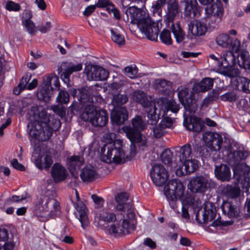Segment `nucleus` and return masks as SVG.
I'll return each instance as SVG.
<instances>
[{
    "label": "nucleus",
    "mask_w": 250,
    "mask_h": 250,
    "mask_svg": "<svg viewBox=\"0 0 250 250\" xmlns=\"http://www.w3.org/2000/svg\"><path fill=\"white\" fill-rule=\"evenodd\" d=\"M125 214L122 211L117 214L112 212L103 211L100 214V218L107 223L117 222L110 226L109 231L110 234L117 236L127 234L130 229L133 230L135 229L132 221L127 218H125Z\"/></svg>",
    "instance_id": "nucleus-5"
},
{
    "label": "nucleus",
    "mask_w": 250,
    "mask_h": 250,
    "mask_svg": "<svg viewBox=\"0 0 250 250\" xmlns=\"http://www.w3.org/2000/svg\"><path fill=\"white\" fill-rule=\"evenodd\" d=\"M84 159L79 156H73L70 157L67 162L68 168L72 176L76 178L78 177V170L80 167L84 164Z\"/></svg>",
    "instance_id": "nucleus-23"
},
{
    "label": "nucleus",
    "mask_w": 250,
    "mask_h": 250,
    "mask_svg": "<svg viewBox=\"0 0 250 250\" xmlns=\"http://www.w3.org/2000/svg\"><path fill=\"white\" fill-rule=\"evenodd\" d=\"M221 99L224 101L232 102L237 99V96L234 92H229L221 95Z\"/></svg>",
    "instance_id": "nucleus-56"
},
{
    "label": "nucleus",
    "mask_w": 250,
    "mask_h": 250,
    "mask_svg": "<svg viewBox=\"0 0 250 250\" xmlns=\"http://www.w3.org/2000/svg\"><path fill=\"white\" fill-rule=\"evenodd\" d=\"M11 166L15 169L20 170L24 171L25 167L21 164H20L17 159H13L11 161Z\"/></svg>",
    "instance_id": "nucleus-63"
},
{
    "label": "nucleus",
    "mask_w": 250,
    "mask_h": 250,
    "mask_svg": "<svg viewBox=\"0 0 250 250\" xmlns=\"http://www.w3.org/2000/svg\"><path fill=\"white\" fill-rule=\"evenodd\" d=\"M217 44L223 48L231 49L232 51L237 52L240 49V41L231 37L227 33L219 34L216 38Z\"/></svg>",
    "instance_id": "nucleus-13"
},
{
    "label": "nucleus",
    "mask_w": 250,
    "mask_h": 250,
    "mask_svg": "<svg viewBox=\"0 0 250 250\" xmlns=\"http://www.w3.org/2000/svg\"><path fill=\"white\" fill-rule=\"evenodd\" d=\"M127 117V111L125 107H114L111 110V120L113 124H123Z\"/></svg>",
    "instance_id": "nucleus-20"
},
{
    "label": "nucleus",
    "mask_w": 250,
    "mask_h": 250,
    "mask_svg": "<svg viewBox=\"0 0 250 250\" xmlns=\"http://www.w3.org/2000/svg\"><path fill=\"white\" fill-rule=\"evenodd\" d=\"M96 7L99 8H104L106 7H113L112 3L109 0H98L95 4ZM110 9V7L108 8Z\"/></svg>",
    "instance_id": "nucleus-59"
},
{
    "label": "nucleus",
    "mask_w": 250,
    "mask_h": 250,
    "mask_svg": "<svg viewBox=\"0 0 250 250\" xmlns=\"http://www.w3.org/2000/svg\"><path fill=\"white\" fill-rule=\"evenodd\" d=\"M34 210L37 215L41 217H43L47 213L49 215L56 216L60 212V203L54 198L44 196L38 199Z\"/></svg>",
    "instance_id": "nucleus-8"
},
{
    "label": "nucleus",
    "mask_w": 250,
    "mask_h": 250,
    "mask_svg": "<svg viewBox=\"0 0 250 250\" xmlns=\"http://www.w3.org/2000/svg\"><path fill=\"white\" fill-rule=\"evenodd\" d=\"M43 81L50 87H52L53 85L55 88L59 89L60 83L58 78L56 76H45L43 78Z\"/></svg>",
    "instance_id": "nucleus-47"
},
{
    "label": "nucleus",
    "mask_w": 250,
    "mask_h": 250,
    "mask_svg": "<svg viewBox=\"0 0 250 250\" xmlns=\"http://www.w3.org/2000/svg\"><path fill=\"white\" fill-rule=\"evenodd\" d=\"M161 102L163 104L164 108L163 109L162 106L160 110L161 111L165 110L166 115L168 114L169 111L176 113L180 109L179 104L174 100H161Z\"/></svg>",
    "instance_id": "nucleus-35"
},
{
    "label": "nucleus",
    "mask_w": 250,
    "mask_h": 250,
    "mask_svg": "<svg viewBox=\"0 0 250 250\" xmlns=\"http://www.w3.org/2000/svg\"><path fill=\"white\" fill-rule=\"evenodd\" d=\"M112 40L119 46L125 44V39L124 35L121 34L117 29H110Z\"/></svg>",
    "instance_id": "nucleus-43"
},
{
    "label": "nucleus",
    "mask_w": 250,
    "mask_h": 250,
    "mask_svg": "<svg viewBox=\"0 0 250 250\" xmlns=\"http://www.w3.org/2000/svg\"><path fill=\"white\" fill-rule=\"evenodd\" d=\"M179 12V7L177 0H169L167 1V12L165 16L167 24L173 22Z\"/></svg>",
    "instance_id": "nucleus-22"
},
{
    "label": "nucleus",
    "mask_w": 250,
    "mask_h": 250,
    "mask_svg": "<svg viewBox=\"0 0 250 250\" xmlns=\"http://www.w3.org/2000/svg\"><path fill=\"white\" fill-rule=\"evenodd\" d=\"M230 156V163L233 165L237 166L241 161L245 159L246 154L243 151L237 150L231 153Z\"/></svg>",
    "instance_id": "nucleus-44"
},
{
    "label": "nucleus",
    "mask_w": 250,
    "mask_h": 250,
    "mask_svg": "<svg viewBox=\"0 0 250 250\" xmlns=\"http://www.w3.org/2000/svg\"><path fill=\"white\" fill-rule=\"evenodd\" d=\"M53 162L52 156L46 155L44 156L39 157L35 161V165L40 169H48Z\"/></svg>",
    "instance_id": "nucleus-33"
},
{
    "label": "nucleus",
    "mask_w": 250,
    "mask_h": 250,
    "mask_svg": "<svg viewBox=\"0 0 250 250\" xmlns=\"http://www.w3.org/2000/svg\"><path fill=\"white\" fill-rule=\"evenodd\" d=\"M132 127L125 126L123 130L131 142L129 156L126 157L131 160L136 154V147L146 146V140L145 136L141 133L146 127V123L140 116H137L132 120Z\"/></svg>",
    "instance_id": "nucleus-4"
},
{
    "label": "nucleus",
    "mask_w": 250,
    "mask_h": 250,
    "mask_svg": "<svg viewBox=\"0 0 250 250\" xmlns=\"http://www.w3.org/2000/svg\"><path fill=\"white\" fill-rule=\"evenodd\" d=\"M196 214V220L199 224H206L211 221L216 216V208L211 203L204 205Z\"/></svg>",
    "instance_id": "nucleus-14"
},
{
    "label": "nucleus",
    "mask_w": 250,
    "mask_h": 250,
    "mask_svg": "<svg viewBox=\"0 0 250 250\" xmlns=\"http://www.w3.org/2000/svg\"><path fill=\"white\" fill-rule=\"evenodd\" d=\"M128 100L126 95L118 94L114 95L112 100V104L114 107H122V105L125 104Z\"/></svg>",
    "instance_id": "nucleus-45"
},
{
    "label": "nucleus",
    "mask_w": 250,
    "mask_h": 250,
    "mask_svg": "<svg viewBox=\"0 0 250 250\" xmlns=\"http://www.w3.org/2000/svg\"><path fill=\"white\" fill-rule=\"evenodd\" d=\"M160 38L162 42L166 45H170L172 43L170 32L168 30H163L160 34Z\"/></svg>",
    "instance_id": "nucleus-50"
},
{
    "label": "nucleus",
    "mask_w": 250,
    "mask_h": 250,
    "mask_svg": "<svg viewBox=\"0 0 250 250\" xmlns=\"http://www.w3.org/2000/svg\"><path fill=\"white\" fill-rule=\"evenodd\" d=\"M240 87L243 92L245 93H250V80L245 78H240Z\"/></svg>",
    "instance_id": "nucleus-52"
},
{
    "label": "nucleus",
    "mask_w": 250,
    "mask_h": 250,
    "mask_svg": "<svg viewBox=\"0 0 250 250\" xmlns=\"http://www.w3.org/2000/svg\"><path fill=\"white\" fill-rule=\"evenodd\" d=\"M133 100L140 104L145 108L148 118L147 123L151 125L157 124L159 115L157 114V108L155 103L151 100L148 99L143 91H135L131 94Z\"/></svg>",
    "instance_id": "nucleus-6"
},
{
    "label": "nucleus",
    "mask_w": 250,
    "mask_h": 250,
    "mask_svg": "<svg viewBox=\"0 0 250 250\" xmlns=\"http://www.w3.org/2000/svg\"><path fill=\"white\" fill-rule=\"evenodd\" d=\"M89 91L85 89L80 91V100L82 103H86L84 110L81 115V118L85 121H89L92 125L96 127H102L105 125L108 122V114L105 110L97 111L96 104H94V99L96 97H90Z\"/></svg>",
    "instance_id": "nucleus-3"
},
{
    "label": "nucleus",
    "mask_w": 250,
    "mask_h": 250,
    "mask_svg": "<svg viewBox=\"0 0 250 250\" xmlns=\"http://www.w3.org/2000/svg\"><path fill=\"white\" fill-rule=\"evenodd\" d=\"M27 198V196H17V195H13L11 198L7 199L4 203V205L5 206H9L10 205L16 202H19L20 201H21L23 200H24Z\"/></svg>",
    "instance_id": "nucleus-54"
},
{
    "label": "nucleus",
    "mask_w": 250,
    "mask_h": 250,
    "mask_svg": "<svg viewBox=\"0 0 250 250\" xmlns=\"http://www.w3.org/2000/svg\"><path fill=\"white\" fill-rule=\"evenodd\" d=\"M188 186L193 192L203 193L208 188H214L216 184L208 176L200 175L193 177Z\"/></svg>",
    "instance_id": "nucleus-10"
},
{
    "label": "nucleus",
    "mask_w": 250,
    "mask_h": 250,
    "mask_svg": "<svg viewBox=\"0 0 250 250\" xmlns=\"http://www.w3.org/2000/svg\"><path fill=\"white\" fill-rule=\"evenodd\" d=\"M22 23L30 34L33 35L35 34V25L31 20L23 21Z\"/></svg>",
    "instance_id": "nucleus-57"
},
{
    "label": "nucleus",
    "mask_w": 250,
    "mask_h": 250,
    "mask_svg": "<svg viewBox=\"0 0 250 250\" xmlns=\"http://www.w3.org/2000/svg\"><path fill=\"white\" fill-rule=\"evenodd\" d=\"M237 63L242 68L250 69V56L247 51H242L237 56Z\"/></svg>",
    "instance_id": "nucleus-36"
},
{
    "label": "nucleus",
    "mask_w": 250,
    "mask_h": 250,
    "mask_svg": "<svg viewBox=\"0 0 250 250\" xmlns=\"http://www.w3.org/2000/svg\"><path fill=\"white\" fill-rule=\"evenodd\" d=\"M91 198L95 204L97 206V208L102 207L104 203V200L103 198L97 196L96 194H92Z\"/></svg>",
    "instance_id": "nucleus-61"
},
{
    "label": "nucleus",
    "mask_w": 250,
    "mask_h": 250,
    "mask_svg": "<svg viewBox=\"0 0 250 250\" xmlns=\"http://www.w3.org/2000/svg\"><path fill=\"white\" fill-rule=\"evenodd\" d=\"M51 27V23L50 21H47L45 25H41L38 26L39 30L42 33H45L48 32Z\"/></svg>",
    "instance_id": "nucleus-64"
},
{
    "label": "nucleus",
    "mask_w": 250,
    "mask_h": 250,
    "mask_svg": "<svg viewBox=\"0 0 250 250\" xmlns=\"http://www.w3.org/2000/svg\"><path fill=\"white\" fill-rule=\"evenodd\" d=\"M214 174L216 178L221 181H229L231 177L229 167L226 164L215 166Z\"/></svg>",
    "instance_id": "nucleus-27"
},
{
    "label": "nucleus",
    "mask_w": 250,
    "mask_h": 250,
    "mask_svg": "<svg viewBox=\"0 0 250 250\" xmlns=\"http://www.w3.org/2000/svg\"><path fill=\"white\" fill-rule=\"evenodd\" d=\"M185 188L181 181L178 179H172L164 187V191L166 197L181 198L184 195Z\"/></svg>",
    "instance_id": "nucleus-12"
},
{
    "label": "nucleus",
    "mask_w": 250,
    "mask_h": 250,
    "mask_svg": "<svg viewBox=\"0 0 250 250\" xmlns=\"http://www.w3.org/2000/svg\"><path fill=\"white\" fill-rule=\"evenodd\" d=\"M51 109L55 113L61 117H63L65 115V109L62 106L54 105L51 106Z\"/></svg>",
    "instance_id": "nucleus-58"
},
{
    "label": "nucleus",
    "mask_w": 250,
    "mask_h": 250,
    "mask_svg": "<svg viewBox=\"0 0 250 250\" xmlns=\"http://www.w3.org/2000/svg\"><path fill=\"white\" fill-rule=\"evenodd\" d=\"M77 202L74 203V206L79 214V220L81 223L83 228L85 229L89 224L87 215V209L84 203L80 200L78 192L76 190Z\"/></svg>",
    "instance_id": "nucleus-19"
},
{
    "label": "nucleus",
    "mask_w": 250,
    "mask_h": 250,
    "mask_svg": "<svg viewBox=\"0 0 250 250\" xmlns=\"http://www.w3.org/2000/svg\"><path fill=\"white\" fill-rule=\"evenodd\" d=\"M206 16L204 20L206 24L212 28H216L221 22L224 14V8L222 2L217 0L216 2L205 8Z\"/></svg>",
    "instance_id": "nucleus-9"
},
{
    "label": "nucleus",
    "mask_w": 250,
    "mask_h": 250,
    "mask_svg": "<svg viewBox=\"0 0 250 250\" xmlns=\"http://www.w3.org/2000/svg\"><path fill=\"white\" fill-rule=\"evenodd\" d=\"M223 58L221 65L226 68L227 70L221 73L225 75L230 76V71L236 63L235 57L232 51H228L224 54Z\"/></svg>",
    "instance_id": "nucleus-24"
},
{
    "label": "nucleus",
    "mask_w": 250,
    "mask_h": 250,
    "mask_svg": "<svg viewBox=\"0 0 250 250\" xmlns=\"http://www.w3.org/2000/svg\"><path fill=\"white\" fill-rule=\"evenodd\" d=\"M6 10L11 11H19L21 9V6L18 3H16L12 0H8L6 2L5 6Z\"/></svg>",
    "instance_id": "nucleus-55"
},
{
    "label": "nucleus",
    "mask_w": 250,
    "mask_h": 250,
    "mask_svg": "<svg viewBox=\"0 0 250 250\" xmlns=\"http://www.w3.org/2000/svg\"><path fill=\"white\" fill-rule=\"evenodd\" d=\"M123 142L116 140L113 144H109L102 148L103 153V159L106 163L113 162L120 164L125 158V153L122 149Z\"/></svg>",
    "instance_id": "nucleus-7"
},
{
    "label": "nucleus",
    "mask_w": 250,
    "mask_h": 250,
    "mask_svg": "<svg viewBox=\"0 0 250 250\" xmlns=\"http://www.w3.org/2000/svg\"><path fill=\"white\" fill-rule=\"evenodd\" d=\"M98 176L95 168L91 166H85L81 171L80 176L84 182H90L95 180Z\"/></svg>",
    "instance_id": "nucleus-29"
},
{
    "label": "nucleus",
    "mask_w": 250,
    "mask_h": 250,
    "mask_svg": "<svg viewBox=\"0 0 250 250\" xmlns=\"http://www.w3.org/2000/svg\"><path fill=\"white\" fill-rule=\"evenodd\" d=\"M221 193L227 198H235L239 196L240 190L235 186L227 185L222 188Z\"/></svg>",
    "instance_id": "nucleus-34"
},
{
    "label": "nucleus",
    "mask_w": 250,
    "mask_h": 250,
    "mask_svg": "<svg viewBox=\"0 0 250 250\" xmlns=\"http://www.w3.org/2000/svg\"><path fill=\"white\" fill-rule=\"evenodd\" d=\"M69 95L67 91L61 90L58 94L56 100L59 103L65 104L69 102Z\"/></svg>",
    "instance_id": "nucleus-51"
},
{
    "label": "nucleus",
    "mask_w": 250,
    "mask_h": 250,
    "mask_svg": "<svg viewBox=\"0 0 250 250\" xmlns=\"http://www.w3.org/2000/svg\"><path fill=\"white\" fill-rule=\"evenodd\" d=\"M178 96L186 110L194 113L196 110V105L192 99V94H189L188 89L180 90Z\"/></svg>",
    "instance_id": "nucleus-18"
},
{
    "label": "nucleus",
    "mask_w": 250,
    "mask_h": 250,
    "mask_svg": "<svg viewBox=\"0 0 250 250\" xmlns=\"http://www.w3.org/2000/svg\"><path fill=\"white\" fill-rule=\"evenodd\" d=\"M53 87H50L46 83H43L40 86L37 92V97L39 100L47 102L52 96Z\"/></svg>",
    "instance_id": "nucleus-31"
},
{
    "label": "nucleus",
    "mask_w": 250,
    "mask_h": 250,
    "mask_svg": "<svg viewBox=\"0 0 250 250\" xmlns=\"http://www.w3.org/2000/svg\"><path fill=\"white\" fill-rule=\"evenodd\" d=\"M171 28L176 42L178 43L182 42L185 38V34L179 24H172Z\"/></svg>",
    "instance_id": "nucleus-41"
},
{
    "label": "nucleus",
    "mask_w": 250,
    "mask_h": 250,
    "mask_svg": "<svg viewBox=\"0 0 250 250\" xmlns=\"http://www.w3.org/2000/svg\"><path fill=\"white\" fill-rule=\"evenodd\" d=\"M183 166L184 167L185 174H190L194 172L198 168V161L194 159H190L186 162L182 163Z\"/></svg>",
    "instance_id": "nucleus-40"
},
{
    "label": "nucleus",
    "mask_w": 250,
    "mask_h": 250,
    "mask_svg": "<svg viewBox=\"0 0 250 250\" xmlns=\"http://www.w3.org/2000/svg\"><path fill=\"white\" fill-rule=\"evenodd\" d=\"M220 92L219 89H213L209 92L208 96L203 100L201 106L202 107H207L213 101H216L219 97Z\"/></svg>",
    "instance_id": "nucleus-42"
},
{
    "label": "nucleus",
    "mask_w": 250,
    "mask_h": 250,
    "mask_svg": "<svg viewBox=\"0 0 250 250\" xmlns=\"http://www.w3.org/2000/svg\"><path fill=\"white\" fill-rule=\"evenodd\" d=\"M150 176L153 183L157 186H162L168 178L167 170L161 164H155L152 166Z\"/></svg>",
    "instance_id": "nucleus-17"
},
{
    "label": "nucleus",
    "mask_w": 250,
    "mask_h": 250,
    "mask_svg": "<svg viewBox=\"0 0 250 250\" xmlns=\"http://www.w3.org/2000/svg\"><path fill=\"white\" fill-rule=\"evenodd\" d=\"M184 125L190 131L199 132L202 129V124L199 119L195 117H185Z\"/></svg>",
    "instance_id": "nucleus-28"
},
{
    "label": "nucleus",
    "mask_w": 250,
    "mask_h": 250,
    "mask_svg": "<svg viewBox=\"0 0 250 250\" xmlns=\"http://www.w3.org/2000/svg\"><path fill=\"white\" fill-rule=\"evenodd\" d=\"M188 32L194 36H201L205 34L207 28L205 25L200 21H196L195 24L190 22L188 25Z\"/></svg>",
    "instance_id": "nucleus-32"
},
{
    "label": "nucleus",
    "mask_w": 250,
    "mask_h": 250,
    "mask_svg": "<svg viewBox=\"0 0 250 250\" xmlns=\"http://www.w3.org/2000/svg\"><path fill=\"white\" fill-rule=\"evenodd\" d=\"M115 198L117 203L116 209L119 211L123 212L126 215V218L130 221H133L135 217V215L131 209V205L126 203L128 199L127 193L126 192L118 193L115 196Z\"/></svg>",
    "instance_id": "nucleus-11"
},
{
    "label": "nucleus",
    "mask_w": 250,
    "mask_h": 250,
    "mask_svg": "<svg viewBox=\"0 0 250 250\" xmlns=\"http://www.w3.org/2000/svg\"><path fill=\"white\" fill-rule=\"evenodd\" d=\"M157 114L159 115V118L158 119V120L160 118V116L162 115L163 119L161 121L160 124H162V125L165 127V129H166V128L170 127L172 126L173 124V120L171 118L168 117L169 115H168V114L166 115L165 110H163V111L160 110L159 113H157Z\"/></svg>",
    "instance_id": "nucleus-46"
},
{
    "label": "nucleus",
    "mask_w": 250,
    "mask_h": 250,
    "mask_svg": "<svg viewBox=\"0 0 250 250\" xmlns=\"http://www.w3.org/2000/svg\"><path fill=\"white\" fill-rule=\"evenodd\" d=\"M154 85L155 88L165 95H169L172 91V83L166 80H156Z\"/></svg>",
    "instance_id": "nucleus-30"
},
{
    "label": "nucleus",
    "mask_w": 250,
    "mask_h": 250,
    "mask_svg": "<svg viewBox=\"0 0 250 250\" xmlns=\"http://www.w3.org/2000/svg\"><path fill=\"white\" fill-rule=\"evenodd\" d=\"M151 130L153 132V136L156 138H161L164 135L166 132L165 127L160 123L158 125L152 127Z\"/></svg>",
    "instance_id": "nucleus-49"
},
{
    "label": "nucleus",
    "mask_w": 250,
    "mask_h": 250,
    "mask_svg": "<svg viewBox=\"0 0 250 250\" xmlns=\"http://www.w3.org/2000/svg\"><path fill=\"white\" fill-rule=\"evenodd\" d=\"M167 200L169 202L170 206L171 208L176 212L180 213V210L178 209V206L177 204V200L178 198H174L168 197H167Z\"/></svg>",
    "instance_id": "nucleus-62"
},
{
    "label": "nucleus",
    "mask_w": 250,
    "mask_h": 250,
    "mask_svg": "<svg viewBox=\"0 0 250 250\" xmlns=\"http://www.w3.org/2000/svg\"><path fill=\"white\" fill-rule=\"evenodd\" d=\"M128 19L132 24H137L140 30L151 41L157 40L159 30L157 23L153 21L146 12L136 7L132 6L125 11Z\"/></svg>",
    "instance_id": "nucleus-2"
},
{
    "label": "nucleus",
    "mask_w": 250,
    "mask_h": 250,
    "mask_svg": "<svg viewBox=\"0 0 250 250\" xmlns=\"http://www.w3.org/2000/svg\"><path fill=\"white\" fill-rule=\"evenodd\" d=\"M213 85V79L208 77L203 79L199 83H195L192 89V93L205 92L210 89Z\"/></svg>",
    "instance_id": "nucleus-26"
},
{
    "label": "nucleus",
    "mask_w": 250,
    "mask_h": 250,
    "mask_svg": "<svg viewBox=\"0 0 250 250\" xmlns=\"http://www.w3.org/2000/svg\"><path fill=\"white\" fill-rule=\"evenodd\" d=\"M167 0H157L152 5L154 12H160L162 7L165 5Z\"/></svg>",
    "instance_id": "nucleus-60"
},
{
    "label": "nucleus",
    "mask_w": 250,
    "mask_h": 250,
    "mask_svg": "<svg viewBox=\"0 0 250 250\" xmlns=\"http://www.w3.org/2000/svg\"><path fill=\"white\" fill-rule=\"evenodd\" d=\"M179 157L182 163L192 159V150L189 144H186L180 148Z\"/></svg>",
    "instance_id": "nucleus-37"
},
{
    "label": "nucleus",
    "mask_w": 250,
    "mask_h": 250,
    "mask_svg": "<svg viewBox=\"0 0 250 250\" xmlns=\"http://www.w3.org/2000/svg\"><path fill=\"white\" fill-rule=\"evenodd\" d=\"M34 116V123L32 125L30 133L36 138L42 141L48 140L52 136L53 130L61 126L60 120H55L56 126L51 127L50 120L45 109L41 106H33L30 109Z\"/></svg>",
    "instance_id": "nucleus-1"
},
{
    "label": "nucleus",
    "mask_w": 250,
    "mask_h": 250,
    "mask_svg": "<svg viewBox=\"0 0 250 250\" xmlns=\"http://www.w3.org/2000/svg\"><path fill=\"white\" fill-rule=\"evenodd\" d=\"M221 209L223 213L229 217H234L238 215L236 208L234 207L230 202H224L221 205Z\"/></svg>",
    "instance_id": "nucleus-38"
},
{
    "label": "nucleus",
    "mask_w": 250,
    "mask_h": 250,
    "mask_svg": "<svg viewBox=\"0 0 250 250\" xmlns=\"http://www.w3.org/2000/svg\"><path fill=\"white\" fill-rule=\"evenodd\" d=\"M14 246L12 235L9 236L6 229H0V250H13Z\"/></svg>",
    "instance_id": "nucleus-21"
},
{
    "label": "nucleus",
    "mask_w": 250,
    "mask_h": 250,
    "mask_svg": "<svg viewBox=\"0 0 250 250\" xmlns=\"http://www.w3.org/2000/svg\"><path fill=\"white\" fill-rule=\"evenodd\" d=\"M51 176L55 183H59L65 179L67 173L66 169L59 163L54 164L51 168Z\"/></svg>",
    "instance_id": "nucleus-25"
},
{
    "label": "nucleus",
    "mask_w": 250,
    "mask_h": 250,
    "mask_svg": "<svg viewBox=\"0 0 250 250\" xmlns=\"http://www.w3.org/2000/svg\"><path fill=\"white\" fill-rule=\"evenodd\" d=\"M84 72L89 81H104L108 77V72L97 65H87Z\"/></svg>",
    "instance_id": "nucleus-16"
},
{
    "label": "nucleus",
    "mask_w": 250,
    "mask_h": 250,
    "mask_svg": "<svg viewBox=\"0 0 250 250\" xmlns=\"http://www.w3.org/2000/svg\"><path fill=\"white\" fill-rule=\"evenodd\" d=\"M83 65L82 63H78L73 64L72 62L68 64L66 69L62 72L61 75L62 77H63L64 79L69 80L70 75L74 72L80 71L82 69Z\"/></svg>",
    "instance_id": "nucleus-39"
},
{
    "label": "nucleus",
    "mask_w": 250,
    "mask_h": 250,
    "mask_svg": "<svg viewBox=\"0 0 250 250\" xmlns=\"http://www.w3.org/2000/svg\"><path fill=\"white\" fill-rule=\"evenodd\" d=\"M161 159L163 163L169 165L171 163L172 153L169 149H166L161 155Z\"/></svg>",
    "instance_id": "nucleus-53"
},
{
    "label": "nucleus",
    "mask_w": 250,
    "mask_h": 250,
    "mask_svg": "<svg viewBox=\"0 0 250 250\" xmlns=\"http://www.w3.org/2000/svg\"><path fill=\"white\" fill-rule=\"evenodd\" d=\"M203 140L211 151H219L223 143L222 136L217 133L206 132L203 134Z\"/></svg>",
    "instance_id": "nucleus-15"
},
{
    "label": "nucleus",
    "mask_w": 250,
    "mask_h": 250,
    "mask_svg": "<svg viewBox=\"0 0 250 250\" xmlns=\"http://www.w3.org/2000/svg\"><path fill=\"white\" fill-rule=\"evenodd\" d=\"M138 72V69L135 64L127 66L123 70V72L125 74L131 79H133L137 77Z\"/></svg>",
    "instance_id": "nucleus-48"
}]
</instances>
